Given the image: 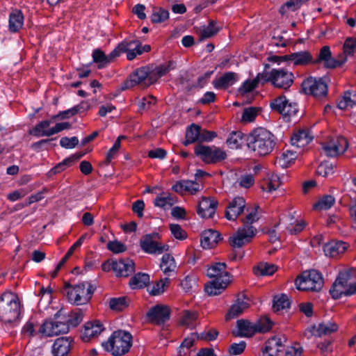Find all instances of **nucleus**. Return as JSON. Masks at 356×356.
I'll return each instance as SVG.
<instances>
[{
	"mask_svg": "<svg viewBox=\"0 0 356 356\" xmlns=\"http://www.w3.org/2000/svg\"><path fill=\"white\" fill-rule=\"evenodd\" d=\"M248 148L257 156L270 154L276 143L275 136L268 130L259 127L246 136Z\"/></svg>",
	"mask_w": 356,
	"mask_h": 356,
	"instance_id": "f257e3e1",
	"label": "nucleus"
},
{
	"mask_svg": "<svg viewBox=\"0 0 356 356\" xmlns=\"http://www.w3.org/2000/svg\"><path fill=\"white\" fill-rule=\"evenodd\" d=\"M131 346V334L121 330L113 332L108 340L102 343L103 348L113 356L125 355L129 352Z\"/></svg>",
	"mask_w": 356,
	"mask_h": 356,
	"instance_id": "f03ea898",
	"label": "nucleus"
},
{
	"mask_svg": "<svg viewBox=\"0 0 356 356\" xmlns=\"http://www.w3.org/2000/svg\"><path fill=\"white\" fill-rule=\"evenodd\" d=\"M284 350V341L282 337L274 336L268 339L263 349L264 355L277 356ZM302 348L298 343H293L285 349V356H300Z\"/></svg>",
	"mask_w": 356,
	"mask_h": 356,
	"instance_id": "7ed1b4c3",
	"label": "nucleus"
},
{
	"mask_svg": "<svg viewBox=\"0 0 356 356\" xmlns=\"http://www.w3.org/2000/svg\"><path fill=\"white\" fill-rule=\"evenodd\" d=\"M19 303L16 296L11 292H6L0 298V318L5 323H12L19 316Z\"/></svg>",
	"mask_w": 356,
	"mask_h": 356,
	"instance_id": "20e7f679",
	"label": "nucleus"
},
{
	"mask_svg": "<svg viewBox=\"0 0 356 356\" xmlns=\"http://www.w3.org/2000/svg\"><path fill=\"white\" fill-rule=\"evenodd\" d=\"M351 279V270L340 272L332 284L330 293L332 298L339 299L342 296H350L356 293V282L349 283Z\"/></svg>",
	"mask_w": 356,
	"mask_h": 356,
	"instance_id": "39448f33",
	"label": "nucleus"
},
{
	"mask_svg": "<svg viewBox=\"0 0 356 356\" xmlns=\"http://www.w3.org/2000/svg\"><path fill=\"white\" fill-rule=\"evenodd\" d=\"M259 77H263L264 81L270 82L276 88L287 89L293 83V74L283 68L272 69L269 72H263Z\"/></svg>",
	"mask_w": 356,
	"mask_h": 356,
	"instance_id": "423d86ee",
	"label": "nucleus"
},
{
	"mask_svg": "<svg viewBox=\"0 0 356 356\" xmlns=\"http://www.w3.org/2000/svg\"><path fill=\"white\" fill-rule=\"evenodd\" d=\"M323 283L321 273L316 270L305 271L296 280V286L301 291H319Z\"/></svg>",
	"mask_w": 356,
	"mask_h": 356,
	"instance_id": "0eeeda50",
	"label": "nucleus"
},
{
	"mask_svg": "<svg viewBox=\"0 0 356 356\" xmlns=\"http://www.w3.org/2000/svg\"><path fill=\"white\" fill-rule=\"evenodd\" d=\"M154 83V78L150 74V70L148 67H140L133 72L121 85L120 90H124L137 85L147 87Z\"/></svg>",
	"mask_w": 356,
	"mask_h": 356,
	"instance_id": "6e6552de",
	"label": "nucleus"
},
{
	"mask_svg": "<svg viewBox=\"0 0 356 356\" xmlns=\"http://www.w3.org/2000/svg\"><path fill=\"white\" fill-rule=\"evenodd\" d=\"M93 293L92 286L88 282L79 283L67 291L68 301L76 305L87 303Z\"/></svg>",
	"mask_w": 356,
	"mask_h": 356,
	"instance_id": "1a4fd4ad",
	"label": "nucleus"
},
{
	"mask_svg": "<svg viewBox=\"0 0 356 356\" xmlns=\"http://www.w3.org/2000/svg\"><path fill=\"white\" fill-rule=\"evenodd\" d=\"M195 154L206 163L220 162L227 158L224 150L214 146L199 145L195 148Z\"/></svg>",
	"mask_w": 356,
	"mask_h": 356,
	"instance_id": "9d476101",
	"label": "nucleus"
},
{
	"mask_svg": "<svg viewBox=\"0 0 356 356\" xmlns=\"http://www.w3.org/2000/svg\"><path fill=\"white\" fill-rule=\"evenodd\" d=\"M302 89L305 94L316 98L324 97L327 92V86L322 78L310 76L302 83Z\"/></svg>",
	"mask_w": 356,
	"mask_h": 356,
	"instance_id": "9b49d317",
	"label": "nucleus"
},
{
	"mask_svg": "<svg viewBox=\"0 0 356 356\" xmlns=\"http://www.w3.org/2000/svg\"><path fill=\"white\" fill-rule=\"evenodd\" d=\"M257 234L253 225H243L229 237V243L234 248H239L250 243Z\"/></svg>",
	"mask_w": 356,
	"mask_h": 356,
	"instance_id": "f8f14e48",
	"label": "nucleus"
},
{
	"mask_svg": "<svg viewBox=\"0 0 356 356\" xmlns=\"http://www.w3.org/2000/svg\"><path fill=\"white\" fill-rule=\"evenodd\" d=\"M215 137H216L215 132L202 130L199 125L193 124L186 129V140L184 143L188 145L196 141H211Z\"/></svg>",
	"mask_w": 356,
	"mask_h": 356,
	"instance_id": "ddd939ff",
	"label": "nucleus"
},
{
	"mask_svg": "<svg viewBox=\"0 0 356 356\" xmlns=\"http://www.w3.org/2000/svg\"><path fill=\"white\" fill-rule=\"evenodd\" d=\"M348 147L347 140L342 136H337L330 139L323 144L322 149L324 153L330 157L337 156L343 154Z\"/></svg>",
	"mask_w": 356,
	"mask_h": 356,
	"instance_id": "4468645a",
	"label": "nucleus"
},
{
	"mask_svg": "<svg viewBox=\"0 0 356 356\" xmlns=\"http://www.w3.org/2000/svg\"><path fill=\"white\" fill-rule=\"evenodd\" d=\"M282 223L291 234L301 232L305 227V222L296 211H289L288 214L282 218Z\"/></svg>",
	"mask_w": 356,
	"mask_h": 356,
	"instance_id": "2eb2a0df",
	"label": "nucleus"
},
{
	"mask_svg": "<svg viewBox=\"0 0 356 356\" xmlns=\"http://www.w3.org/2000/svg\"><path fill=\"white\" fill-rule=\"evenodd\" d=\"M69 330L68 325L65 322L58 321H46L39 329L41 337H52L67 333Z\"/></svg>",
	"mask_w": 356,
	"mask_h": 356,
	"instance_id": "dca6fc26",
	"label": "nucleus"
},
{
	"mask_svg": "<svg viewBox=\"0 0 356 356\" xmlns=\"http://www.w3.org/2000/svg\"><path fill=\"white\" fill-rule=\"evenodd\" d=\"M170 309L167 305H157L150 308L147 317L152 323L160 325L169 320Z\"/></svg>",
	"mask_w": 356,
	"mask_h": 356,
	"instance_id": "f3484780",
	"label": "nucleus"
},
{
	"mask_svg": "<svg viewBox=\"0 0 356 356\" xmlns=\"http://www.w3.org/2000/svg\"><path fill=\"white\" fill-rule=\"evenodd\" d=\"M115 50H118V56L122 52H127V58L129 60L134 59L137 55L143 54L141 44L138 40H124L115 48Z\"/></svg>",
	"mask_w": 356,
	"mask_h": 356,
	"instance_id": "a211bd4d",
	"label": "nucleus"
},
{
	"mask_svg": "<svg viewBox=\"0 0 356 356\" xmlns=\"http://www.w3.org/2000/svg\"><path fill=\"white\" fill-rule=\"evenodd\" d=\"M246 209L245 200L241 196L235 197L227 206L225 217L229 220H235Z\"/></svg>",
	"mask_w": 356,
	"mask_h": 356,
	"instance_id": "6ab92c4d",
	"label": "nucleus"
},
{
	"mask_svg": "<svg viewBox=\"0 0 356 356\" xmlns=\"http://www.w3.org/2000/svg\"><path fill=\"white\" fill-rule=\"evenodd\" d=\"M172 189L180 195L185 193L195 195L202 189V186L195 181L181 180L177 181L172 186Z\"/></svg>",
	"mask_w": 356,
	"mask_h": 356,
	"instance_id": "aec40b11",
	"label": "nucleus"
},
{
	"mask_svg": "<svg viewBox=\"0 0 356 356\" xmlns=\"http://www.w3.org/2000/svg\"><path fill=\"white\" fill-rule=\"evenodd\" d=\"M218 206V202L211 197H202L198 203L197 214L203 218H212Z\"/></svg>",
	"mask_w": 356,
	"mask_h": 356,
	"instance_id": "412c9836",
	"label": "nucleus"
},
{
	"mask_svg": "<svg viewBox=\"0 0 356 356\" xmlns=\"http://www.w3.org/2000/svg\"><path fill=\"white\" fill-rule=\"evenodd\" d=\"M104 330V325L100 321L95 320L87 322L81 333L83 341H89L91 338L99 335Z\"/></svg>",
	"mask_w": 356,
	"mask_h": 356,
	"instance_id": "4be33fe9",
	"label": "nucleus"
},
{
	"mask_svg": "<svg viewBox=\"0 0 356 356\" xmlns=\"http://www.w3.org/2000/svg\"><path fill=\"white\" fill-rule=\"evenodd\" d=\"M142 250L149 254H161L168 250V245L154 241L151 237L147 236L140 241Z\"/></svg>",
	"mask_w": 356,
	"mask_h": 356,
	"instance_id": "5701e85b",
	"label": "nucleus"
},
{
	"mask_svg": "<svg viewBox=\"0 0 356 356\" xmlns=\"http://www.w3.org/2000/svg\"><path fill=\"white\" fill-rule=\"evenodd\" d=\"M338 329L339 325L336 322L328 321L313 325L310 328V332L314 336L321 337L335 332Z\"/></svg>",
	"mask_w": 356,
	"mask_h": 356,
	"instance_id": "b1692460",
	"label": "nucleus"
},
{
	"mask_svg": "<svg viewBox=\"0 0 356 356\" xmlns=\"http://www.w3.org/2000/svg\"><path fill=\"white\" fill-rule=\"evenodd\" d=\"M318 61L323 62L324 66L327 68H334L346 62V58L336 60L332 57V54L328 46H324L321 48Z\"/></svg>",
	"mask_w": 356,
	"mask_h": 356,
	"instance_id": "393cba45",
	"label": "nucleus"
},
{
	"mask_svg": "<svg viewBox=\"0 0 356 356\" xmlns=\"http://www.w3.org/2000/svg\"><path fill=\"white\" fill-rule=\"evenodd\" d=\"M238 79V74L233 72H228L213 81V86L216 89H226L233 86Z\"/></svg>",
	"mask_w": 356,
	"mask_h": 356,
	"instance_id": "a878e982",
	"label": "nucleus"
},
{
	"mask_svg": "<svg viewBox=\"0 0 356 356\" xmlns=\"http://www.w3.org/2000/svg\"><path fill=\"white\" fill-rule=\"evenodd\" d=\"M72 348V341L69 338L60 337L55 340L52 346L54 356H67Z\"/></svg>",
	"mask_w": 356,
	"mask_h": 356,
	"instance_id": "bb28decb",
	"label": "nucleus"
},
{
	"mask_svg": "<svg viewBox=\"0 0 356 356\" xmlns=\"http://www.w3.org/2000/svg\"><path fill=\"white\" fill-rule=\"evenodd\" d=\"M92 56L93 61L98 64V68H104L118 57V50L115 49L108 55H106L100 49H95Z\"/></svg>",
	"mask_w": 356,
	"mask_h": 356,
	"instance_id": "cd10ccee",
	"label": "nucleus"
},
{
	"mask_svg": "<svg viewBox=\"0 0 356 356\" xmlns=\"http://www.w3.org/2000/svg\"><path fill=\"white\" fill-rule=\"evenodd\" d=\"M115 273L118 276L127 277L134 271V263L129 259L115 260Z\"/></svg>",
	"mask_w": 356,
	"mask_h": 356,
	"instance_id": "c85d7f7f",
	"label": "nucleus"
},
{
	"mask_svg": "<svg viewBox=\"0 0 356 356\" xmlns=\"http://www.w3.org/2000/svg\"><path fill=\"white\" fill-rule=\"evenodd\" d=\"M230 283L229 278L223 280H213L205 286V291L209 296H217L220 294Z\"/></svg>",
	"mask_w": 356,
	"mask_h": 356,
	"instance_id": "c756f323",
	"label": "nucleus"
},
{
	"mask_svg": "<svg viewBox=\"0 0 356 356\" xmlns=\"http://www.w3.org/2000/svg\"><path fill=\"white\" fill-rule=\"evenodd\" d=\"M220 240V235L217 231L208 229L202 234L200 243L204 249H210L215 247Z\"/></svg>",
	"mask_w": 356,
	"mask_h": 356,
	"instance_id": "7c9ffc66",
	"label": "nucleus"
},
{
	"mask_svg": "<svg viewBox=\"0 0 356 356\" xmlns=\"http://www.w3.org/2000/svg\"><path fill=\"white\" fill-rule=\"evenodd\" d=\"M226 268L225 263H216L208 268L207 275L213 280L230 279V274L226 271Z\"/></svg>",
	"mask_w": 356,
	"mask_h": 356,
	"instance_id": "2f4dec72",
	"label": "nucleus"
},
{
	"mask_svg": "<svg viewBox=\"0 0 356 356\" xmlns=\"http://www.w3.org/2000/svg\"><path fill=\"white\" fill-rule=\"evenodd\" d=\"M347 248L348 245L343 241H331L324 245L323 251L326 256L334 257L345 252Z\"/></svg>",
	"mask_w": 356,
	"mask_h": 356,
	"instance_id": "473e14b6",
	"label": "nucleus"
},
{
	"mask_svg": "<svg viewBox=\"0 0 356 356\" xmlns=\"http://www.w3.org/2000/svg\"><path fill=\"white\" fill-rule=\"evenodd\" d=\"M282 184L281 177L274 173H267L266 177L264 179V182L261 186V189L268 193H272L277 190Z\"/></svg>",
	"mask_w": 356,
	"mask_h": 356,
	"instance_id": "72a5a7b5",
	"label": "nucleus"
},
{
	"mask_svg": "<svg viewBox=\"0 0 356 356\" xmlns=\"http://www.w3.org/2000/svg\"><path fill=\"white\" fill-rule=\"evenodd\" d=\"M294 65H305L312 62V56L307 51H298L283 57Z\"/></svg>",
	"mask_w": 356,
	"mask_h": 356,
	"instance_id": "f704fd0d",
	"label": "nucleus"
},
{
	"mask_svg": "<svg viewBox=\"0 0 356 356\" xmlns=\"http://www.w3.org/2000/svg\"><path fill=\"white\" fill-rule=\"evenodd\" d=\"M237 332L236 335L243 337H251L257 332L255 323L250 322L247 320H238L236 323Z\"/></svg>",
	"mask_w": 356,
	"mask_h": 356,
	"instance_id": "c9c22d12",
	"label": "nucleus"
},
{
	"mask_svg": "<svg viewBox=\"0 0 356 356\" xmlns=\"http://www.w3.org/2000/svg\"><path fill=\"white\" fill-rule=\"evenodd\" d=\"M177 199L175 196L168 193H161L158 195L154 200V204L163 210L170 209L172 205L177 203Z\"/></svg>",
	"mask_w": 356,
	"mask_h": 356,
	"instance_id": "e433bc0d",
	"label": "nucleus"
},
{
	"mask_svg": "<svg viewBox=\"0 0 356 356\" xmlns=\"http://www.w3.org/2000/svg\"><path fill=\"white\" fill-rule=\"evenodd\" d=\"M313 140V136L306 130H300L294 134L291 142L293 146L298 148H304Z\"/></svg>",
	"mask_w": 356,
	"mask_h": 356,
	"instance_id": "4c0bfd02",
	"label": "nucleus"
},
{
	"mask_svg": "<svg viewBox=\"0 0 356 356\" xmlns=\"http://www.w3.org/2000/svg\"><path fill=\"white\" fill-rule=\"evenodd\" d=\"M83 154L72 155L71 156L64 159L56 166L52 168L47 174V177H51L54 175L61 172L65 170L67 168L71 166L74 162L79 159Z\"/></svg>",
	"mask_w": 356,
	"mask_h": 356,
	"instance_id": "58836bf2",
	"label": "nucleus"
},
{
	"mask_svg": "<svg viewBox=\"0 0 356 356\" xmlns=\"http://www.w3.org/2000/svg\"><path fill=\"white\" fill-rule=\"evenodd\" d=\"M198 319V313L196 311L184 310L179 318L181 325L193 328L196 326Z\"/></svg>",
	"mask_w": 356,
	"mask_h": 356,
	"instance_id": "ea45409f",
	"label": "nucleus"
},
{
	"mask_svg": "<svg viewBox=\"0 0 356 356\" xmlns=\"http://www.w3.org/2000/svg\"><path fill=\"white\" fill-rule=\"evenodd\" d=\"M24 24V16L21 10H15L9 15V30L16 32L19 30Z\"/></svg>",
	"mask_w": 356,
	"mask_h": 356,
	"instance_id": "a19ab883",
	"label": "nucleus"
},
{
	"mask_svg": "<svg viewBox=\"0 0 356 356\" xmlns=\"http://www.w3.org/2000/svg\"><path fill=\"white\" fill-rule=\"evenodd\" d=\"M41 325L38 323L34 318H31L24 325L22 328V334L24 337H30L34 336L41 337L39 334V329Z\"/></svg>",
	"mask_w": 356,
	"mask_h": 356,
	"instance_id": "79ce46f5",
	"label": "nucleus"
},
{
	"mask_svg": "<svg viewBox=\"0 0 356 356\" xmlns=\"http://www.w3.org/2000/svg\"><path fill=\"white\" fill-rule=\"evenodd\" d=\"M245 141H246V137L242 132L233 131L229 135L226 143L229 148L238 149L242 147Z\"/></svg>",
	"mask_w": 356,
	"mask_h": 356,
	"instance_id": "37998d69",
	"label": "nucleus"
},
{
	"mask_svg": "<svg viewBox=\"0 0 356 356\" xmlns=\"http://www.w3.org/2000/svg\"><path fill=\"white\" fill-rule=\"evenodd\" d=\"M247 213L245 217L243 218V225H252L253 223L259 220L261 216V210L258 205L246 209Z\"/></svg>",
	"mask_w": 356,
	"mask_h": 356,
	"instance_id": "c03bdc74",
	"label": "nucleus"
},
{
	"mask_svg": "<svg viewBox=\"0 0 356 356\" xmlns=\"http://www.w3.org/2000/svg\"><path fill=\"white\" fill-rule=\"evenodd\" d=\"M249 305L247 301L238 300L234 304L232 305L229 310L226 314V320L234 318L241 314L246 309H248Z\"/></svg>",
	"mask_w": 356,
	"mask_h": 356,
	"instance_id": "a18cd8bd",
	"label": "nucleus"
},
{
	"mask_svg": "<svg viewBox=\"0 0 356 356\" xmlns=\"http://www.w3.org/2000/svg\"><path fill=\"white\" fill-rule=\"evenodd\" d=\"M298 154L293 150H286L276 160V165L282 168H288L297 158Z\"/></svg>",
	"mask_w": 356,
	"mask_h": 356,
	"instance_id": "49530a36",
	"label": "nucleus"
},
{
	"mask_svg": "<svg viewBox=\"0 0 356 356\" xmlns=\"http://www.w3.org/2000/svg\"><path fill=\"white\" fill-rule=\"evenodd\" d=\"M92 107V105L90 102V101H82L80 104L74 106L70 109H68L67 111H65L59 114V116L61 117V118H68V115L72 116L78 113H81L86 111L89 109H90Z\"/></svg>",
	"mask_w": 356,
	"mask_h": 356,
	"instance_id": "de8ad7c7",
	"label": "nucleus"
},
{
	"mask_svg": "<svg viewBox=\"0 0 356 356\" xmlns=\"http://www.w3.org/2000/svg\"><path fill=\"white\" fill-rule=\"evenodd\" d=\"M50 124L49 120L41 121L35 125L30 134L37 137L51 136V128L49 129Z\"/></svg>",
	"mask_w": 356,
	"mask_h": 356,
	"instance_id": "09e8293b",
	"label": "nucleus"
},
{
	"mask_svg": "<svg viewBox=\"0 0 356 356\" xmlns=\"http://www.w3.org/2000/svg\"><path fill=\"white\" fill-rule=\"evenodd\" d=\"M277 270V267L272 264L261 262L254 268L253 272L257 276H267L273 275Z\"/></svg>",
	"mask_w": 356,
	"mask_h": 356,
	"instance_id": "8fccbe9b",
	"label": "nucleus"
},
{
	"mask_svg": "<svg viewBox=\"0 0 356 356\" xmlns=\"http://www.w3.org/2000/svg\"><path fill=\"white\" fill-rule=\"evenodd\" d=\"M149 282V276L147 273H139L136 274L129 282L131 287L134 289H141Z\"/></svg>",
	"mask_w": 356,
	"mask_h": 356,
	"instance_id": "3c124183",
	"label": "nucleus"
},
{
	"mask_svg": "<svg viewBox=\"0 0 356 356\" xmlns=\"http://www.w3.org/2000/svg\"><path fill=\"white\" fill-rule=\"evenodd\" d=\"M195 339H199V336L197 333H191L183 341L179 349L180 356H185L191 353V348Z\"/></svg>",
	"mask_w": 356,
	"mask_h": 356,
	"instance_id": "603ef678",
	"label": "nucleus"
},
{
	"mask_svg": "<svg viewBox=\"0 0 356 356\" xmlns=\"http://www.w3.org/2000/svg\"><path fill=\"white\" fill-rule=\"evenodd\" d=\"M261 74V73H259L256 78L252 80L248 79L244 81L243 85L238 89L239 92L241 94L248 93L257 88L259 83L262 84L265 83L263 77H259Z\"/></svg>",
	"mask_w": 356,
	"mask_h": 356,
	"instance_id": "864d4df0",
	"label": "nucleus"
},
{
	"mask_svg": "<svg viewBox=\"0 0 356 356\" xmlns=\"http://www.w3.org/2000/svg\"><path fill=\"white\" fill-rule=\"evenodd\" d=\"M129 305V300L126 297L113 298L108 302L110 309L116 312L125 309Z\"/></svg>",
	"mask_w": 356,
	"mask_h": 356,
	"instance_id": "5fc2aeb1",
	"label": "nucleus"
},
{
	"mask_svg": "<svg viewBox=\"0 0 356 356\" xmlns=\"http://www.w3.org/2000/svg\"><path fill=\"white\" fill-rule=\"evenodd\" d=\"M160 267L165 274L173 271L176 267L173 257L169 254H164L162 257Z\"/></svg>",
	"mask_w": 356,
	"mask_h": 356,
	"instance_id": "6e6d98bb",
	"label": "nucleus"
},
{
	"mask_svg": "<svg viewBox=\"0 0 356 356\" xmlns=\"http://www.w3.org/2000/svg\"><path fill=\"white\" fill-rule=\"evenodd\" d=\"M169 18V12L161 8H154L151 15V21L154 24L162 23Z\"/></svg>",
	"mask_w": 356,
	"mask_h": 356,
	"instance_id": "4d7b16f0",
	"label": "nucleus"
},
{
	"mask_svg": "<svg viewBox=\"0 0 356 356\" xmlns=\"http://www.w3.org/2000/svg\"><path fill=\"white\" fill-rule=\"evenodd\" d=\"M356 52V38H347L343 47V53L346 60L348 56H353Z\"/></svg>",
	"mask_w": 356,
	"mask_h": 356,
	"instance_id": "13d9d810",
	"label": "nucleus"
},
{
	"mask_svg": "<svg viewBox=\"0 0 356 356\" xmlns=\"http://www.w3.org/2000/svg\"><path fill=\"white\" fill-rule=\"evenodd\" d=\"M218 31L219 28L216 26V22L212 21L207 26L203 27V29L200 31V40H202L213 37L218 33Z\"/></svg>",
	"mask_w": 356,
	"mask_h": 356,
	"instance_id": "bf43d9fd",
	"label": "nucleus"
},
{
	"mask_svg": "<svg viewBox=\"0 0 356 356\" xmlns=\"http://www.w3.org/2000/svg\"><path fill=\"white\" fill-rule=\"evenodd\" d=\"M289 305L288 296L282 294L274 298L273 308L275 311L277 312L288 308Z\"/></svg>",
	"mask_w": 356,
	"mask_h": 356,
	"instance_id": "052dcab7",
	"label": "nucleus"
},
{
	"mask_svg": "<svg viewBox=\"0 0 356 356\" xmlns=\"http://www.w3.org/2000/svg\"><path fill=\"white\" fill-rule=\"evenodd\" d=\"M334 198L331 195H325L322 197L317 203L314 204L315 210H326L330 209L334 203Z\"/></svg>",
	"mask_w": 356,
	"mask_h": 356,
	"instance_id": "680f3d73",
	"label": "nucleus"
},
{
	"mask_svg": "<svg viewBox=\"0 0 356 356\" xmlns=\"http://www.w3.org/2000/svg\"><path fill=\"white\" fill-rule=\"evenodd\" d=\"M254 183V177L250 174H245L240 176L235 182L236 186L249 188Z\"/></svg>",
	"mask_w": 356,
	"mask_h": 356,
	"instance_id": "e2e57ef3",
	"label": "nucleus"
},
{
	"mask_svg": "<svg viewBox=\"0 0 356 356\" xmlns=\"http://www.w3.org/2000/svg\"><path fill=\"white\" fill-rule=\"evenodd\" d=\"M259 113V109L256 107H248L243 110L241 122L248 123L254 120Z\"/></svg>",
	"mask_w": 356,
	"mask_h": 356,
	"instance_id": "0e129e2a",
	"label": "nucleus"
},
{
	"mask_svg": "<svg viewBox=\"0 0 356 356\" xmlns=\"http://www.w3.org/2000/svg\"><path fill=\"white\" fill-rule=\"evenodd\" d=\"M169 283L170 280L168 278L161 279L159 282L152 286L149 291L150 294L153 296H158L163 293Z\"/></svg>",
	"mask_w": 356,
	"mask_h": 356,
	"instance_id": "69168bd1",
	"label": "nucleus"
},
{
	"mask_svg": "<svg viewBox=\"0 0 356 356\" xmlns=\"http://www.w3.org/2000/svg\"><path fill=\"white\" fill-rule=\"evenodd\" d=\"M316 172L323 177L334 173V165L330 162H323L317 168Z\"/></svg>",
	"mask_w": 356,
	"mask_h": 356,
	"instance_id": "338daca9",
	"label": "nucleus"
},
{
	"mask_svg": "<svg viewBox=\"0 0 356 356\" xmlns=\"http://www.w3.org/2000/svg\"><path fill=\"white\" fill-rule=\"evenodd\" d=\"M355 104V100L351 97L350 92H346L342 98L338 102V108L340 109H346L352 108Z\"/></svg>",
	"mask_w": 356,
	"mask_h": 356,
	"instance_id": "774afa93",
	"label": "nucleus"
}]
</instances>
